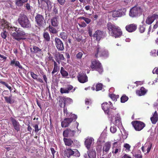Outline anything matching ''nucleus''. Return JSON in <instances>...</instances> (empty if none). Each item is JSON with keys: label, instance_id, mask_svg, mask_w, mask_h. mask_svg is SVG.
Wrapping results in <instances>:
<instances>
[{"label": "nucleus", "instance_id": "603ef678", "mask_svg": "<svg viewBox=\"0 0 158 158\" xmlns=\"http://www.w3.org/2000/svg\"><path fill=\"white\" fill-rule=\"evenodd\" d=\"M83 54L81 52H79L76 54V57L77 59H81L82 57Z\"/></svg>", "mask_w": 158, "mask_h": 158}, {"label": "nucleus", "instance_id": "cd10ccee", "mask_svg": "<svg viewBox=\"0 0 158 158\" xmlns=\"http://www.w3.org/2000/svg\"><path fill=\"white\" fill-rule=\"evenodd\" d=\"M123 12L120 9L113 11L112 16L113 17H121L123 15Z\"/></svg>", "mask_w": 158, "mask_h": 158}, {"label": "nucleus", "instance_id": "2eb2a0df", "mask_svg": "<svg viewBox=\"0 0 158 158\" xmlns=\"http://www.w3.org/2000/svg\"><path fill=\"white\" fill-rule=\"evenodd\" d=\"M115 112V109L111 107L105 113L107 115L108 117L110 118L111 121H112Z\"/></svg>", "mask_w": 158, "mask_h": 158}, {"label": "nucleus", "instance_id": "052dcab7", "mask_svg": "<svg viewBox=\"0 0 158 158\" xmlns=\"http://www.w3.org/2000/svg\"><path fill=\"white\" fill-rule=\"evenodd\" d=\"M34 127H35V129L34 131L35 132L37 133L40 130V129H39L38 125V124H35L34 126Z\"/></svg>", "mask_w": 158, "mask_h": 158}, {"label": "nucleus", "instance_id": "0e129e2a", "mask_svg": "<svg viewBox=\"0 0 158 158\" xmlns=\"http://www.w3.org/2000/svg\"><path fill=\"white\" fill-rule=\"evenodd\" d=\"M77 118V116L75 114H72L71 115V117L70 118L72 119V121L73 120H75Z\"/></svg>", "mask_w": 158, "mask_h": 158}, {"label": "nucleus", "instance_id": "4c0bfd02", "mask_svg": "<svg viewBox=\"0 0 158 158\" xmlns=\"http://www.w3.org/2000/svg\"><path fill=\"white\" fill-rule=\"evenodd\" d=\"M60 70V66L58 65L56 62H55L54 64V66L53 70L52 72V75H53L55 73L58 71Z\"/></svg>", "mask_w": 158, "mask_h": 158}, {"label": "nucleus", "instance_id": "412c9836", "mask_svg": "<svg viewBox=\"0 0 158 158\" xmlns=\"http://www.w3.org/2000/svg\"><path fill=\"white\" fill-rule=\"evenodd\" d=\"M109 103H108L107 102H106L103 103L102 104V108L105 112L107 111L111 107H113V105L111 102H109Z\"/></svg>", "mask_w": 158, "mask_h": 158}, {"label": "nucleus", "instance_id": "f257e3e1", "mask_svg": "<svg viewBox=\"0 0 158 158\" xmlns=\"http://www.w3.org/2000/svg\"><path fill=\"white\" fill-rule=\"evenodd\" d=\"M17 21L21 26L23 28H30L31 27L27 17L23 12H21L19 15Z\"/></svg>", "mask_w": 158, "mask_h": 158}, {"label": "nucleus", "instance_id": "5701e85b", "mask_svg": "<svg viewBox=\"0 0 158 158\" xmlns=\"http://www.w3.org/2000/svg\"><path fill=\"white\" fill-rule=\"evenodd\" d=\"M111 143L110 142L106 143L103 148V154L107 153L109 151L111 147Z\"/></svg>", "mask_w": 158, "mask_h": 158}, {"label": "nucleus", "instance_id": "6e6552de", "mask_svg": "<svg viewBox=\"0 0 158 158\" xmlns=\"http://www.w3.org/2000/svg\"><path fill=\"white\" fill-rule=\"evenodd\" d=\"M76 132V128H67L63 132V136L64 137H73Z\"/></svg>", "mask_w": 158, "mask_h": 158}, {"label": "nucleus", "instance_id": "49530a36", "mask_svg": "<svg viewBox=\"0 0 158 158\" xmlns=\"http://www.w3.org/2000/svg\"><path fill=\"white\" fill-rule=\"evenodd\" d=\"M95 86L96 91H98L102 90L103 85L101 83H99L97 84Z\"/></svg>", "mask_w": 158, "mask_h": 158}, {"label": "nucleus", "instance_id": "39448f33", "mask_svg": "<svg viewBox=\"0 0 158 158\" xmlns=\"http://www.w3.org/2000/svg\"><path fill=\"white\" fill-rule=\"evenodd\" d=\"M90 67L92 69H95L100 73H102L103 71V68L101 63L99 61L96 60L92 61Z\"/></svg>", "mask_w": 158, "mask_h": 158}, {"label": "nucleus", "instance_id": "37998d69", "mask_svg": "<svg viewBox=\"0 0 158 158\" xmlns=\"http://www.w3.org/2000/svg\"><path fill=\"white\" fill-rule=\"evenodd\" d=\"M144 145L147 146L146 149L147 150V152L146 153H148L150 152V150L152 145V144L151 143H146Z\"/></svg>", "mask_w": 158, "mask_h": 158}, {"label": "nucleus", "instance_id": "a878e982", "mask_svg": "<svg viewBox=\"0 0 158 158\" xmlns=\"http://www.w3.org/2000/svg\"><path fill=\"white\" fill-rule=\"evenodd\" d=\"M147 90L143 87L140 88L139 90H137L136 91V94L139 96L144 95L147 92Z\"/></svg>", "mask_w": 158, "mask_h": 158}, {"label": "nucleus", "instance_id": "20e7f679", "mask_svg": "<svg viewBox=\"0 0 158 158\" xmlns=\"http://www.w3.org/2000/svg\"><path fill=\"white\" fill-rule=\"evenodd\" d=\"M142 12L141 8L136 6L130 9L129 15L131 17H136L141 14Z\"/></svg>", "mask_w": 158, "mask_h": 158}, {"label": "nucleus", "instance_id": "b1692460", "mask_svg": "<svg viewBox=\"0 0 158 158\" xmlns=\"http://www.w3.org/2000/svg\"><path fill=\"white\" fill-rule=\"evenodd\" d=\"M59 17L55 15L51 19V23L52 26L53 27H57L59 25Z\"/></svg>", "mask_w": 158, "mask_h": 158}, {"label": "nucleus", "instance_id": "423d86ee", "mask_svg": "<svg viewBox=\"0 0 158 158\" xmlns=\"http://www.w3.org/2000/svg\"><path fill=\"white\" fill-rule=\"evenodd\" d=\"M35 21L39 28L43 27L45 24L44 16L40 14H37L35 17Z\"/></svg>", "mask_w": 158, "mask_h": 158}, {"label": "nucleus", "instance_id": "338daca9", "mask_svg": "<svg viewBox=\"0 0 158 158\" xmlns=\"http://www.w3.org/2000/svg\"><path fill=\"white\" fill-rule=\"evenodd\" d=\"M73 86L71 85H69L68 86L67 89L68 90V91H69V93L71 90H72L73 89Z\"/></svg>", "mask_w": 158, "mask_h": 158}, {"label": "nucleus", "instance_id": "e2e57ef3", "mask_svg": "<svg viewBox=\"0 0 158 158\" xmlns=\"http://www.w3.org/2000/svg\"><path fill=\"white\" fill-rule=\"evenodd\" d=\"M58 3L61 5H64L65 2V0H57Z\"/></svg>", "mask_w": 158, "mask_h": 158}, {"label": "nucleus", "instance_id": "c03bdc74", "mask_svg": "<svg viewBox=\"0 0 158 158\" xmlns=\"http://www.w3.org/2000/svg\"><path fill=\"white\" fill-rule=\"evenodd\" d=\"M78 19H80L83 20L87 24H89L91 21V20L90 19L86 18L83 16L80 17L78 18Z\"/></svg>", "mask_w": 158, "mask_h": 158}, {"label": "nucleus", "instance_id": "393cba45", "mask_svg": "<svg viewBox=\"0 0 158 158\" xmlns=\"http://www.w3.org/2000/svg\"><path fill=\"white\" fill-rule=\"evenodd\" d=\"M10 64L12 66L18 67L20 69H23V67L20 64L19 62L18 61L16 60V59H13L11 60L10 63Z\"/></svg>", "mask_w": 158, "mask_h": 158}, {"label": "nucleus", "instance_id": "f03ea898", "mask_svg": "<svg viewBox=\"0 0 158 158\" xmlns=\"http://www.w3.org/2000/svg\"><path fill=\"white\" fill-rule=\"evenodd\" d=\"M15 32H13L12 34L13 39L18 41L24 39V38H22L25 35L23 31L20 28L15 27Z\"/></svg>", "mask_w": 158, "mask_h": 158}, {"label": "nucleus", "instance_id": "7ed1b4c3", "mask_svg": "<svg viewBox=\"0 0 158 158\" xmlns=\"http://www.w3.org/2000/svg\"><path fill=\"white\" fill-rule=\"evenodd\" d=\"M97 52L95 54V56L97 58L98 57V55L100 57H102L104 58L108 57L109 56L108 52L107 50L104 48H102L98 46L96 49Z\"/></svg>", "mask_w": 158, "mask_h": 158}, {"label": "nucleus", "instance_id": "a18cd8bd", "mask_svg": "<svg viewBox=\"0 0 158 158\" xmlns=\"http://www.w3.org/2000/svg\"><path fill=\"white\" fill-rule=\"evenodd\" d=\"M60 37L63 40H66L67 38V34L64 32H62L60 34Z\"/></svg>", "mask_w": 158, "mask_h": 158}, {"label": "nucleus", "instance_id": "bb28decb", "mask_svg": "<svg viewBox=\"0 0 158 158\" xmlns=\"http://www.w3.org/2000/svg\"><path fill=\"white\" fill-rule=\"evenodd\" d=\"M30 73L31 77L33 79L40 83H44V81L41 78L39 77L38 75L35 74L33 72H31Z\"/></svg>", "mask_w": 158, "mask_h": 158}, {"label": "nucleus", "instance_id": "4468645a", "mask_svg": "<svg viewBox=\"0 0 158 158\" xmlns=\"http://www.w3.org/2000/svg\"><path fill=\"white\" fill-rule=\"evenodd\" d=\"M78 80L81 83H84L88 81V77L85 73H81L77 76Z\"/></svg>", "mask_w": 158, "mask_h": 158}, {"label": "nucleus", "instance_id": "13d9d810", "mask_svg": "<svg viewBox=\"0 0 158 158\" xmlns=\"http://www.w3.org/2000/svg\"><path fill=\"white\" fill-rule=\"evenodd\" d=\"M40 73L42 75H43L45 83H47V78L46 75L44 74V73L43 72H42L41 73L40 72Z\"/></svg>", "mask_w": 158, "mask_h": 158}, {"label": "nucleus", "instance_id": "2f4dec72", "mask_svg": "<svg viewBox=\"0 0 158 158\" xmlns=\"http://www.w3.org/2000/svg\"><path fill=\"white\" fill-rule=\"evenodd\" d=\"M87 153L89 158H96V152L95 150L90 149L87 151Z\"/></svg>", "mask_w": 158, "mask_h": 158}, {"label": "nucleus", "instance_id": "de8ad7c7", "mask_svg": "<svg viewBox=\"0 0 158 158\" xmlns=\"http://www.w3.org/2000/svg\"><path fill=\"white\" fill-rule=\"evenodd\" d=\"M128 99L127 96L125 95H123L121 98V102L122 103H124L127 101Z\"/></svg>", "mask_w": 158, "mask_h": 158}, {"label": "nucleus", "instance_id": "c85d7f7f", "mask_svg": "<svg viewBox=\"0 0 158 158\" xmlns=\"http://www.w3.org/2000/svg\"><path fill=\"white\" fill-rule=\"evenodd\" d=\"M93 139L91 138H88L85 140V144L88 150L90 149Z\"/></svg>", "mask_w": 158, "mask_h": 158}, {"label": "nucleus", "instance_id": "6ab92c4d", "mask_svg": "<svg viewBox=\"0 0 158 158\" xmlns=\"http://www.w3.org/2000/svg\"><path fill=\"white\" fill-rule=\"evenodd\" d=\"M103 32L100 30L96 31L93 35V36L96 38L97 40H100L103 36Z\"/></svg>", "mask_w": 158, "mask_h": 158}, {"label": "nucleus", "instance_id": "dca6fc26", "mask_svg": "<svg viewBox=\"0 0 158 158\" xmlns=\"http://www.w3.org/2000/svg\"><path fill=\"white\" fill-rule=\"evenodd\" d=\"M137 25L134 23L127 25L125 28L126 30L129 32H131L135 31L137 29Z\"/></svg>", "mask_w": 158, "mask_h": 158}, {"label": "nucleus", "instance_id": "ddd939ff", "mask_svg": "<svg viewBox=\"0 0 158 158\" xmlns=\"http://www.w3.org/2000/svg\"><path fill=\"white\" fill-rule=\"evenodd\" d=\"M123 34L121 29L118 26L111 36L115 38L120 37Z\"/></svg>", "mask_w": 158, "mask_h": 158}, {"label": "nucleus", "instance_id": "c9c22d12", "mask_svg": "<svg viewBox=\"0 0 158 158\" xmlns=\"http://www.w3.org/2000/svg\"><path fill=\"white\" fill-rule=\"evenodd\" d=\"M57 100L59 104V106L62 107L63 106H64V96H60L57 98Z\"/></svg>", "mask_w": 158, "mask_h": 158}, {"label": "nucleus", "instance_id": "aec40b11", "mask_svg": "<svg viewBox=\"0 0 158 158\" xmlns=\"http://www.w3.org/2000/svg\"><path fill=\"white\" fill-rule=\"evenodd\" d=\"M72 122V119L69 118H66L61 122V125L62 127H66L69 126V124Z\"/></svg>", "mask_w": 158, "mask_h": 158}, {"label": "nucleus", "instance_id": "ea45409f", "mask_svg": "<svg viewBox=\"0 0 158 158\" xmlns=\"http://www.w3.org/2000/svg\"><path fill=\"white\" fill-rule=\"evenodd\" d=\"M28 0H16V4L19 6L23 5L24 3L27 2Z\"/></svg>", "mask_w": 158, "mask_h": 158}, {"label": "nucleus", "instance_id": "79ce46f5", "mask_svg": "<svg viewBox=\"0 0 158 158\" xmlns=\"http://www.w3.org/2000/svg\"><path fill=\"white\" fill-rule=\"evenodd\" d=\"M64 106H65L66 104H70L72 102V99L69 98H66L64 96Z\"/></svg>", "mask_w": 158, "mask_h": 158}, {"label": "nucleus", "instance_id": "a19ab883", "mask_svg": "<svg viewBox=\"0 0 158 158\" xmlns=\"http://www.w3.org/2000/svg\"><path fill=\"white\" fill-rule=\"evenodd\" d=\"M4 98L5 99L7 103H9L10 104H12L14 102V100H13L12 99L11 96H5L4 97Z\"/></svg>", "mask_w": 158, "mask_h": 158}, {"label": "nucleus", "instance_id": "f3484780", "mask_svg": "<svg viewBox=\"0 0 158 158\" xmlns=\"http://www.w3.org/2000/svg\"><path fill=\"white\" fill-rule=\"evenodd\" d=\"M10 119L12 122L13 126L14 129L17 131H18L20 130V125L19 123L14 118L11 117Z\"/></svg>", "mask_w": 158, "mask_h": 158}, {"label": "nucleus", "instance_id": "bf43d9fd", "mask_svg": "<svg viewBox=\"0 0 158 158\" xmlns=\"http://www.w3.org/2000/svg\"><path fill=\"white\" fill-rule=\"evenodd\" d=\"M110 98L114 101L116 100L117 96L114 94H112L110 95Z\"/></svg>", "mask_w": 158, "mask_h": 158}, {"label": "nucleus", "instance_id": "864d4df0", "mask_svg": "<svg viewBox=\"0 0 158 158\" xmlns=\"http://www.w3.org/2000/svg\"><path fill=\"white\" fill-rule=\"evenodd\" d=\"M24 6L26 8V10L28 11L31 10V8L30 4L28 3H27Z\"/></svg>", "mask_w": 158, "mask_h": 158}, {"label": "nucleus", "instance_id": "5fc2aeb1", "mask_svg": "<svg viewBox=\"0 0 158 158\" xmlns=\"http://www.w3.org/2000/svg\"><path fill=\"white\" fill-rule=\"evenodd\" d=\"M52 13L53 14L56 15L58 13V8L56 6H54L53 7Z\"/></svg>", "mask_w": 158, "mask_h": 158}, {"label": "nucleus", "instance_id": "69168bd1", "mask_svg": "<svg viewBox=\"0 0 158 158\" xmlns=\"http://www.w3.org/2000/svg\"><path fill=\"white\" fill-rule=\"evenodd\" d=\"M64 109H63V112L64 114H66V115H67L68 113V110L67 109V107L65 106H63Z\"/></svg>", "mask_w": 158, "mask_h": 158}, {"label": "nucleus", "instance_id": "4d7b16f0", "mask_svg": "<svg viewBox=\"0 0 158 158\" xmlns=\"http://www.w3.org/2000/svg\"><path fill=\"white\" fill-rule=\"evenodd\" d=\"M124 147L125 148H126V149L128 151H130L131 146L129 145V144L127 143H125L124 145Z\"/></svg>", "mask_w": 158, "mask_h": 158}, {"label": "nucleus", "instance_id": "680f3d73", "mask_svg": "<svg viewBox=\"0 0 158 158\" xmlns=\"http://www.w3.org/2000/svg\"><path fill=\"white\" fill-rule=\"evenodd\" d=\"M58 58L60 60H64L65 59L64 55L62 54H59L58 55Z\"/></svg>", "mask_w": 158, "mask_h": 158}, {"label": "nucleus", "instance_id": "0eeeda50", "mask_svg": "<svg viewBox=\"0 0 158 158\" xmlns=\"http://www.w3.org/2000/svg\"><path fill=\"white\" fill-rule=\"evenodd\" d=\"M131 124L135 129L138 131H139L142 130L146 126L144 123L138 120L132 121L131 122Z\"/></svg>", "mask_w": 158, "mask_h": 158}, {"label": "nucleus", "instance_id": "1a4fd4ad", "mask_svg": "<svg viewBox=\"0 0 158 158\" xmlns=\"http://www.w3.org/2000/svg\"><path fill=\"white\" fill-rule=\"evenodd\" d=\"M55 45L57 49L59 51H63L64 49V44L61 40L57 37L55 38Z\"/></svg>", "mask_w": 158, "mask_h": 158}, {"label": "nucleus", "instance_id": "a211bd4d", "mask_svg": "<svg viewBox=\"0 0 158 158\" xmlns=\"http://www.w3.org/2000/svg\"><path fill=\"white\" fill-rule=\"evenodd\" d=\"M117 143V142H116L113 144L112 153L115 155L118 152H120L121 150L120 146H116Z\"/></svg>", "mask_w": 158, "mask_h": 158}, {"label": "nucleus", "instance_id": "09e8293b", "mask_svg": "<svg viewBox=\"0 0 158 158\" xmlns=\"http://www.w3.org/2000/svg\"><path fill=\"white\" fill-rule=\"evenodd\" d=\"M0 83L1 84L5 85L6 87L8 88L10 91L12 90V89L11 86H9L8 84L6 83L5 82L2 81L1 80H0Z\"/></svg>", "mask_w": 158, "mask_h": 158}, {"label": "nucleus", "instance_id": "58836bf2", "mask_svg": "<svg viewBox=\"0 0 158 158\" xmlns=\"http://www.w3.org/2000/svg\"><path fill=\"white\" fill-rule=\"evenodd\" d=\"M142 23L143 24L139 25V30L140 33H143L144 32L145 30L146 25L144 23V21H143L142 22Z\"/></svg>", "mask_w": 158, "mask_h": 158}, {"label": "nucleus", "instance_id": "473e14b6", "mask_svg": "<svg viewBox=\"0 0 158 158\" xmlns=\"http://www.w3.org/2000/svg\"><path fill=\"white\" fill-rule=\"evenodd\" d=\"M60 73L61 74L62 77L68 78V76L69 75V73L66 71L64 69L63 67H61L60 69Z\"/></svg>", "mask_w": 158, "mask_h": 158}, {"label": "nucleus", "instance_id": "7c9ffc66", "mask_svg": "<svg viewBox=\"0 0 158 158\" xmlns=\"http://www.w3.org/2000/svg\"><path fill=\"white\" fill-rule=\"evenodd\" d=\"M150 119L152 123L155 124L158 120V115L157 112L156 111L153 115V116L150 118Z\"/></svg>", "mask_w": 158, "mask_h": 158}, {"label": "nucleus", "instance_id": "f8f14e48", "mask_svg": "<svg viewBox=\"0 0 158 158\" xmlns=\"http://www.w3.org/2000/svg\"><path fill=\"white\" fill-rule=\"evenodd\" d=\"M158 18V15L153 14L152 16H149L147 17L145 23L147 24L151 25L156 19Z\"/></svg>", "mask_w": 158, "mask_h": 158}, {"label": "nucleus", "instance_id": "c756f323", "mask_svg": "<svg viewBox=\"0 0 158 158\" xmlns=\"http://www.w3.org/2000/svg\"><path fill=\"white\" fill-rule=\"evenodd\" d=\"M63 140L66 146H71L73 143V141L70 138H67L64 137L63 138Z\"/></svg>", "mask_w": 158, "mask_h": 158}, {"label": "nucleus", "instance_id": "6e6d98bb", "mask_svg": "<svg viewBox=\"0 0 158 158\" xmlns=\"http://www.w3.org/2000/svg\"><path fill=\"white\" fill-rule=\"evenodd\" d=\"M60 92L61 94L69 93V91L67 89H65L63 88H61L60 89Z\"/></svg>", "mask_w": 158, "mask_h": 158}, {"label": "nucleus", "instance_id": "9b49d317", "mask_svg": "<svg viewBox=\"0 0 158 158\" xmlns=\"http://www.w3.org/2000/svg\"><path fill=\"white\" fill-rule=\"evenodd\" d=\"M118 26L115 24L110 22H108L106 24V27L108 31V33L110 35H111Z\"/></svg>", "mask_w": 158, "mask_h": 158}, {"label": "nucleus", "instance_id": "f704fd0d", "mask_svg": "<svg viewBox=\"0 0 158 158\" xmlns=\"http://www.w3.org/2000/svg\"><path fill=\"white\" fill-rule=\"evenodd\" d=\"M43 36L44 40L46 41L49 42L50 41V37L48 32L44 31L43 33Z\"/></svg>", "mask_w": 158, "mask_h": 158}, {"label": "nucleus", "instance_id": "774afa93", "mask_svg": "<svg viewBox=\"0 0 158 158\" xmlns=\"http://www.w3.org/2000/svg\"><path fill=\"white\" fill-rule=\"evenodd\" d=\"M100 158H110L109 156L106 154H103L102 155Z\"/></svg>", "mask_w": 158, "mask_h": 158}, {"label": "nucleus", "instance_id": "72a5a7b5", "mask_svg": "<svg viewBox=\"0 0 158 158\" xmlns=\"http://www.w3.org/2000/svg\"><path fill=\"white\" fill-rule=\"evenodd\" d=\"M47 28L48 29V30L51 35L52 34H56L58 33V31L57 29L52 25H49Z\"/></svg>", "mask_w": 158, "mask_h": 158}, {"label": "nucleus", "instance_id": "4be33fe9", "mask_svg": "<svg viewBox=\"0 0 158 158\" xmlns=\"http://www.w3.org/2000/svg\"><path fill=\"white\" fill-rule=\"evenodd\" d=\"M74 152L70 148H66L64 151V155L69 158L72 156L73 155Z\"/></svg>", "mask_w": 158, "mask_h": 158}, {"label": "nucleus", "instance_id": "8fccbe9b", "mask_svg": "<svg viewBox=\"0 0 158 158\" xmlns=\"http://www.w3.org/2000/svg\"><path fill=\"white\" fill-rule=\"evenodd\" d=\"M8 32L5 31H3V32L1 33V37L3 39H5L6 37Z\"/></svg>", "mask_w": 158, "mask_h": 158}, {"label": "nucleus", "instance_id": "e433bc0d", "mask_svg": "<svg viewBox=\"0 0 158 158\" xmlns=\"http://www.w3.org/2000/svg\"><path fill=\"white\" fill-rule=\"evenodd\" d=\"M115 122L114 123L115 126H119L122 124L121 118L119 116H118L115 118Z\"/></svg>", "mask_w": 158, "mask_h": 158}, {"label": "nucleus", "instance_id": "3c124183", "mask_svg": "<svg viewBox=\"0 0 158 158\" xmlns=\"http://www.w3.org/2000/svg\"><path fill=\"white\" fill-rule=\"evenodd\" d=\"M110 131L113 133H114L117 131V128L115 126L111 127L110 128Z\"/></svg>", "mask_w": 158, "mask_h": 158}, {"label": "nucleus", "instance_id": "9d476101", "mask_svg": "<svg viewBox=\"0 0 158 158\" xmlns=\"http://www.w3.org/2000/svg\"><path fill=\"white\" fill-rule=\"evenodd\" d=\"M31 52L32 54H36L37 55H43V52L42 49L39 48L38 47L33 45L32 47L30 48Z\"/></svg>", "mask_w": 158, "mask_h": 158}]
</instances>
